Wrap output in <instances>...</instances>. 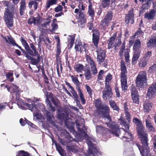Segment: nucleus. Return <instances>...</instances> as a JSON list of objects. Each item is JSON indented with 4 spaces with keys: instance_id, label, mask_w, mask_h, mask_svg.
<instances>
[{
    "instance_id": "45",
    "label": "nucleus",
    "mask_w": 156,
    "mask_h": 156,
    "mask_svg": "<svg viewBox=\"0 0 156 156\" xmlns=\"http://www.w3.org/2000/svg\"><path fill=\"white\" fill-rule=\"evenodd\" d=\"M132 98L134 103L137 104L139 103V99L138 95L132 96Z\"/></svg>"
},
{
    "instance_id": "63",
    "label": "nucleus",
    "mask_w": 156,
    "mask_h": 156,
    "mask_svg": "<svg viewBox=\"0 0 156 156\" xmlns=\"http://www.w3.org/2000/svg\"><path fill=\"white\" fill-rule=\"evenodd\" d=\"M72 79L73 82L75 84H78L79 81L76 78L74 77L73 76Z\"/></svg>"
},
{
    "instance_id": "38",
    "label": "nucleus",
    "mask_w": 156,
    "mask_h": 156,
    "mask_svg": "<svg viewBox=\"0 0 156 156\" xmlns=\"http://www.w3.org/2000/svg\"><path fill=\"white\" fill-rule=\"evenodd\" d=\"M60 45L61 44H58V45H57L56 56V59H57V60H58V58H60L59 57V56L60 55L61 53V48Z\"/></svg>"
},
{
    "instance_id": "20",
    "label": "nucleus",
    "mask_w": 156,
    "mask_h": 156,
    "mask_svg": "<svg viewBox=\"0 0 156 156\" xmlns=\"http://www.w3.org/2000/svg\"><path fill=\"white\" fill-rule=\"evenodd\" d=\"M153 104L149 101L144 102L143 105L144 111L146 112H149L152 108Z\"/></svg>"
},
{
    "instance_id": "6",
    "label": "nucleus",
    "mask_w": 156,
    "mask_h": 156,
    "mask_svg": "<svg viewBox=\"0 0 156 156\" xmlns=\"http://www.w3.org/2000/svg\"><path fill=\"white\" fill-rule=\"evenodd\" d=\"M133 122L136 124L139 137L142 143L146 144L148 142L147 134L144 131V127L141 121L136 118H134Z\"/></svg>"
},
{
    "instance_id": "5",
    "label": "nucleus",
    "mask_w": 156,
    "mask_h": 156,
    "mask_svg": "<svg viewBox=\"0 0 156 156\" xmlns=\"http://www.w3.org/2000/svg\"><path fill=\"white\" fill-rule=\"evenodd\" d=\"M101 101L99 99H96L95 101V105L98 111L100 114H102L104 116L105 120L110 122L111 118L109 115V109L108 107L106 105L101 104Z\"/></svg>"
},
{
    "instance_id": "15",
    "label": "nucleus",
    "mask_w": 156,
    "mask_h": 156,
    "mask_svg": "<svg viewBox=\"0 0 156 156\" xmlns=\"http://www.w3.org/2000/svg\"><path fill=\"white\" fill-rule=\"evenodd\" d=\"M112 14L111 12H108L107 13L104 19L101 21V25L104 28L108 26L109 22L112 20Z\"/></svg>"
},
{
    "instance_id": "25",
    "label": "nucleus",
    "mask_w": 156,
    "mask_h": 156,
    "mask_svg": "<svg viewBox=\"0 0 156 156\" xmlns=\"http://www.w3.org/2000/svg\"><path fill=\"white\" fill-rule=\"evenodd\" d=\"M146 124L147 128L150 132H153L154 131V129L149 119H147L146 120Z\"/></svg>"
},
{
    "instance_id": "1",
    "label": "nucleus",
    "mask_w": 156,
    "mask_h": 156,
    "mask_svg": "<svg viewBox=\"0 0 156 156\" xmlns=\"http://www.w3.org/2000/svg\"><path fill=\"white\" fill-rule=\"evenodd\" d=\"M119 121L120 122V124L124 126L126 129V130H125L123 128L122 129L123 135L121 133L119 135L120 130L118 126L115 123H113L112 124H111V126L110 125L108 126L111 128V131L114 136L116 137L120 136V138L124 141H129V140H131L132 138V135L128 130L129 128V124L128 123H126L124 119L121 117L119 119Z\"/></svg>"
},
{
    "instance_id": "32",
    "label": "nucleus",
    "mask_w": 156,
    "mask_h": 156,
    "mask_svg": "<svg viewBox=\"0 0 156 156\" xmlns=\"http://www.w3.org/2000/svg\"><path fill=\"white\" fill-rule=\"evenodd\" d=\"M28 5L30 8L33 5L34 9L36 10L37 8L38 3L33 0H31L29 2Z\"/></svg>"
},
{
    "instance_id": "44",
    "label": "nucleus",
    "mask_w": 156,
    "mask_h": 156,
    "mask_svg": "<svg viewBox=\"0 0 156 156\" xmlns=\"http://www.w3.org/2000/svg\"><path fill=\"white\" fill-rule=\"evenodd\" d=\"M131 91L132 96L138 95V92L134 86H132Z\"/></svg>"
},
{
    "instance_id": "27",
    "label": "nucleus",
    "mask_w": 156,
    "mask_h": 156,
    "mask_svg": "<svg viewBox=\"0 0 156 156\" xmlns=\"http://www.w3.org/2000/svg\"><path fill=\"white\" fill-rule=\"evenodd\" d=\"M156 12L154 10H153L149 13H146L145 14L144 17L148 19H152L154 16Z\"/></svg>"
},
{
    "instance_id": "31",
    "label": "nucleus",
    "mask_w": 156,
    "mask_h": 156,
    "mask_svg": "<svg viewBox=\"0 0 156 156\" xmlns=\"http://www.w3.org/2000/svg\"><path fill=\"white\" fill-rule=\"evenodd\" d=\"M69 116L68 113L64 112V113L59 114L58 115L57 118L58 119L61 120L63 119H67Z\"/></svg>"
},
{
    "instance_id": "2",
    "label": "nucleus",
    "mask_w": 156,
    "mask_h": 156,
    "mask_svg": "<svg viewBox=\"0 0 156 156\" xmlns=\"http://www.w3.org/2000/svg\"><path fill=\"white\" fill-rule=\"evenodd\" d=\"M27 100L31 104L27 103L26 109H28L32 112H34V113H33L34 118L41 122L43 125V121L44 118L39 112L41 111V110L43 111V109H44L43 105L41 103L39 105H35L34 103L39 101V100L37 98H28L27 99Z\"/></svg>"
},
{
    "instance_id": "23",
    "label": "nucleus",
    "mask_w": 156,
    "mask_h": 156,
    "mask_svg": "<svg viewBox=\"0 0 156 156\" xmlns=\"http://www.w3.org/2000/svg\"><path fill=\"white\" fill-rule=\"evenodd\" d=\"M125 46L124 44H123L122 45L121 49L120 52V54H122V53L124 51H125V60L126 62H128L129 60V50L128 49H125Z\"/></svg>"
},
{
    "instance_id": "42",
    "label": "nucleus",
    "mask_w": 156,
    "mask_h": 156,
    "mask_svg": "<svg viewBox=\"0 0 156 156\" xmlns=\"http://www.w3.org/2000/svg\"><path fill=\"white\" fill-rule=\"evenodd\" d=\"M13 73L12 72H8L6 74V78L7 80H9L10 82L12 81L13 78L12 77Z\"/></svg>"
},
{
    "instance_id": "39",
    "label": "nucleus",
    "mask_w": 156,
    "mask_h": 156,
    "mask_svg": "<svg viewBox=\"0 0 156 156\" xmlns=\"http://www.w3.org/2000/svg\"><path fill=\"white\" fill-rule=\"evenodd\" d=\"M70 88L71 89L72 91V93L74 97L75 98V100L77 101V102L78 101V95L77 94L76 92L75 91L74 89L73 88V87L70 85L69 86Z\"/></svg>"
},
{
    "instance_id": "56",
    "label": "nucleus",
    "mask_w": 156,
    "mask_h": 156,
    "mask_svg": "<svg viewBox=\"0 0 156 156\" xmlns=\"http://www.w3.org/2000/svg\"><path fill=\"white\" fill-rule=\"evenodd\" d=\"M86 88L87 90V91L89 94L90 96H91V95L92 94V90L90 87L87 85H86Z\"/></svg>"
},
{
    "instance_id": "30",
    "label": "nucleus",
    "mask_w": 156,
    "mask_h": 156,
    "mask_svg": "<svg viewBox=\"0 0 156 156\" xmlns=\"http://www.w3.org/2000/svg\"><path fill=\"white\" fill-rule=\"evenodd\" d=\"M77 90L81 101L83 104L85 103L86 101L81 90L79 87H77Z\"/></svg>"
},
{
    "instance_id": "4",
    "label": "nucleus",
    "mask_w": 156,
    "mask_h": 156,
    "mask_svg": "<svg viewBox=\"0 0 156 156\" xmlns=\"http://www.w3.org/2000/svg\"><path fill=\"white\" fill-rule=\"evenodd\" d=\"M75 49L76 51L81 52L84 50L86 53L85 56L86 61L88 63L87 65L88 66V67L91 68H96L94 61L91 59L90 57L88 54L87 52L88 46L87 44L84 43L83 44L81 42L79 41H76Z\"/></svg>"
},
{
    "instance_id": "14",
    "label": "nucleus",
    "mask_w": 156,
    "mask_h": 156,
    "mask_svg": "<svg viewBox=\"0 0 156 156\" xmlns=\"http://www.w3.org/2000/svg\"><path fill=\"white\" fill-rule=\"evenodd\" d=\"M105 123L108 126L109 125H110V126H111V124H112L113 122H112L111 120L110 122H108V121L105 120ZM96 131L97 133H102L103 134H105V133L107 132H111V128H110V131H109L108 129L104 127H101L100 126H97L96 127Z\"/></svg>"
},
{
    "instance_id": "62",
    "label": "nucleus",
    "mask_w": 156,
    "mask_h": 156,
    "mask_svg": "<svg viewBox=\"0 0 156 156\" xmlns=\"http://www.w3.org/2000/svg\"><path fill=\"white\" fill-rule=\"evenodd\" d=\"M79 9L82 10H84L86 8V6L84 5L82 3L80 4L78 6Z\"/></svg>"
},
{
    "instance_id": "37",
    "label": "nucleus",
    "mask_w": 156,
    "mask_h": 156,
    "mask_svg": "<svg viewBox=\"0 0 156 156\" xmlns=\"http://www.w3.org/2000/svg\"><path fill=\"white\" fill-rule=\"evenodd\" d=\"M109 103L111 107L113 108L114 110L117 111L119 110V108L118 107L116 103L114 101H109Z\"/></svg>"
},
{
    "instance_id": "41",
    "label": "nucleus",
    "mask_w": 156,
    "mask_h": 156,
    "mask_svg": "<svg viewBox=\"0 0 156 156\" xmlns=\"http://www.w3.org/2000/svg\"><path fill=\"white\" fill-rule=\"evenodd\" d=\"M69 37L68 38V41L70 43V47H72L73 45L75 37L71 36H69Z\"/></svg>"
},
{
    "instance_id": "17",
    "label": "nucleus",
    "mask_w": 156,
    "mask_h": 156,
    "mask_svg": "<svg viewBox=\"0 0 156 156\" xmlns=\"http://www.w3.org/2000/svg\"><path fill=\"white\" fill-rule=\"evenodd\" d=\"M112 95L111 89L110 87H105V90L103 92V98L105 100L111 98Z\"/></svg>"
},
{
    "instance_id": "22",
    "label": "nucleus",
    "mask_w": 156,
    "mask_h": 156,
    "mask_svg": "<svg viewBox=\"0 0 156 156\" xmlns=\"http://www.w3.org/2000/svg\"><path fill=\"white\" fill-rule=\"evenodd\" d=\"M45 114L47 116V119L48 122L54 126H55V122L54 121V118L53 115L51 114L48 111H45Z\"/></svg>"
},
{
    "instance_id": "48",
    "label": "nucleus",
    "mask_w": 156,
    "mask_h": 156,
    "mask_svg": "<svg viewBox=\"0 0 156 156\" xmlns=\"http://www.w3.org/2000/svg\"><path fill=\"white\" fill-rule=\"evenodd\" d=\"M21 41L22 44L24 46L25 49L27 48H28V47L29 46L28 44L27 43V41L23 38H21Z\"/></svg>"
},
{
    "instance_id": "64",
    "label": "nucleus",
    "mask_w": 156,
    "mask_h": 156,
    "mask_svg": "<svg viewBox=\"0 0 156 156\" xmlns=\"http://www.w3.org/2000/svg\"><path fill=\"white\" fill-rule=\"evenodd\" d=\"M104 71L103 70H101L99 72L98 76V78L99 80H101V76L104 73Z\"/></svg>"
},
{
    "instance_id": "3",
    "label": "nucleus",
    "mask_w": 156,
    "mask_h": 156,
    "mask_svg": "<svg viewBox=\"0 0 156 156\" xmlns=\"http://www.w3.org/2000/svg\"><path fill=\"white\" fill-rule=\"evenodd\" d=\"M6 87L9 92L11 93H13V96H16L15 99L17 101V105L19 107L22 109L26 110L27 103L23 102L22 100L20 98V93L22 91L20 90L18 87L16 85L12 83L6 86Z\"/></svg>"
},
{
    "instance_id": "40",
    "label": "nucleus",
    "mask_w": 156,
    "mask_h": 156,
    "mask_svg": "<svg viewBox=\"0 0 156 156\" xmlns=\"http://www.w3.org/2000/svg\"><path fill=\"white\" fill-rule=\"evenodd\" d=\"M88 12L91 16H93L94 15V12L92 8V5L91 3H90L89 5Z\"/></svg>"
},
{
    "instance_id": "11",
    "label": "nucleus",
    "mask_w": 156,
    "mask_h": 156,
    "mask_svg": "<svg viewBox=\"0 0 156 156\" xmlns=\"http://www.w3.org/2000/svg\"><path fill=\"white\" fill-rule=\"evenodd\" d=\"M126 69H121V83L122 90L125 92L127 89L128 86L127 81Z\"/></svg>"
},
{
    "instance_id": "49",
    "label": "nucleus",
    "mask_w": 156,
    "mask_h": 156,
    "mask_svg": "<svg viewBox=\"0 0 156 156\" xmlns=\"http://www.w3.org/2000/svg\"><path fill=\"white\" fill-rule=\"evenodd\" d=\"M147 64L146 62L144 60H141L140 61L139 65L140 67H144Z\"/></svg>"
},
{
    "instance_id": "47",
    "label": "nucleus",
    "mask_w": 156,
    "mask_h": 156,
    "mask_svg": "<svg viewBox=\"0 0 156 156\" xmlns=\"http://www.w3.org/2000/svg\"><path fill=\"white\" fill-rule=\"evenodd\" d=\"M25 49L29 54L33 56H35L37 54H35L34 52H33V51L30 49L29 47H28V48H27Z\"/></svg>"
},
{
    "instance_id": "34",
    "label": "nucleus",
    "mask_w": 156,
    "mask_h": 156,
    "mask_svg": "<svg viewBox=\"0 0 156 156\" xmlns=\"http://www.w3.org/2000/svg\"><path fill=\"white\" fill-rule=\"evenodd\" d=\"M112 79V76L110 74H108L106 76L105 79V87H110L109 85Z\"/></svg>"
},
{
    "instance_id": "57",
    "label": "nucleus",
    "mask_w": 156,
    "mask_h": 156,
    "mask_svg": "<svg viewBox=\"0 0 156 156\" xmlns=\"http://www.w3.org/2000/svg\"><path fill=\"white\" fill-rule=\"evenodd\" d=\"M125 112L126 119H127L128 122H129L130 121V116L129 113L127 111H126Z\"/></svg>"
},
{
    "instance_id": "9",
    "label": "nucleus",
    "mask_w": 156,
    "mask_h": 156,
    "mask_svg": "<svg viewBox=\"0 0 156 156\" xmlns=\"http://www.w3.org/2000/svg\"><path fill=\"white\" fill-rule=\"evenodd\" d=\"M35 24L39 27H47L49 25L51 20L48 19H44L43 17V14L41 13L38 14L37 17L35 18Z\"/></svg>"
},
{
    "instance_id": "59",
    "label": "nucleus",
    "mask_w": 156,
    "mask_h": 156,
    "mask_svg": "<svg viewBox=\"0 0 156 156\" xmlns=\"http://www.w3.org/2000/svg\"><path fill=\"white\" fill-rule=\"evenodd\" d=\"M62 9L63 7L61 5H59L55 8V11L56 12H58L61 11L62 10Z\"/></svg>"
},
{
    "instance_id": "10",
    "label": "nucleus",
    "mask_w": 156,
    "mask_h": 156,
    "mask_svg": "<svg viewBox=\"0 0 156 156\" xmlns=\"http://www.w3.org/2000/svg\"><path fill=\"white\" fill-rule=\"evenodd\" d=\"M116 33L114 34L113 36L109 39L108 43V48L110 49L113 47H116L120 45L121 43V39L119 38H116ZM120 36H119V38Z\"/></svg>"
},
{
    "instance_id": "53",
    "label": "nucleus",
    "mask_w": 156,
    "mask_h": 156,
    "mask_svg": "<svg viewBox=\"0 0 156 156\" xmlns=\"http://www.w3.org/2000/svg\"><path fill=\"white\" fill-rule=\"evenodd\" d=\"M8 38L9 41L14 46L16 45L18 46V45L16 44L15 42V41L11 37H8Z\"/></svg>"
},
{
    "instance_id": "55",
    "label": "nucleus",
    "mask_w": 156,
    "mask_h": 156,
    "mask_svg": "<svg viewBox=\"0 0 156 156\" xmlns=\"http://www.w3.org/2000/svg\"><path fill=\"white\" fill-rule=\"evenodd\" d=\"M30 46L32 49L34 51L35 54L37 53V51H36V48L32 43L30 44Z\"/></svg>"
},
{
    "instance_id": "54",
    "label": "nucleus",
    "mask_w": 156,
    "mask_h": 156,
    "mask_svg": "<svg viewBox=\"0 0 156 156\" xmlns=\"http://www.w3.org/2000/svg\"><path fill=\"white\" fill-rule=\"evenodd\" d=\"M35 18L31 17L28 19V23L29 24H31L33 23H34L35 24Z\"/></svg>"
},
{
    "instance_id": "50",
    "label": "nucleus",
    "mask_w": 156,
    "mask_h": 156,
    "mask_svg": "<svg viewBox=\"0 0 156 156\" xmlns=\"http://www.w3.org/2000/svg\"><path fill=\"white\" fill-rule=\"evenodd\" d=\"M144 33L140 28L138 29L136 33L135 36H137L138 37L140 36L143 35Z\"/></svg>"
},
{
    "instance_id": "24",
    "label": "nucleus",
    "mask_w": 156,
    "mask_h": 156,
    "mask_svg": "<svg viewBox=\"0 0 156 156\" xmlns=\"http://www.w3.org/2000/svg\"><path fill=\"white\" fill-rule=\"evenodd\" d=\"M79 21L81 24L85 23L86 22L85 14L81 11L79 13Z\"/></svg>"
},
{
    "instance_id": "16",
    "label": "nucleus",
    "mask_w": 156,
    "mask_h": 156,
    "mask_svg": "<svg viewBox=\"0 0 156 156\" xmlns=\"http://www.w3.org/2000/svg\"><path fill=\"white\" fill-rule=\"evenodd\" d=\"M156 95V83L153 84L148 88L147 96L149 98H152Z\"/></svg>"
},
{
    "instance_id": "58",
    "label": "nucleus",
    "mask_w": 156,
    "mask_h": 156,
    "mask_svg": "<svg viewBox=\"0 0 156 156\" xmlns=\"http://www.w3.org/2000/svg\"><path fill=\"white\" fill-rule=\"evenodd\" d=\"M151 55V51H149L146 53L144 56V58H150Z\"/></svg>"
},
{
    "instance_id": "28",
    "label": "nucleus",
    "mask_w": 156,
    "mask_h": 156,
    "mask_svg": "<svg viewBox=\"0 0 156 156\" xmlns=\"http://www.w3.org/2000/svg\"><path fill=\"white\" fill-rule=\"evenodd\" d=\"M12 102H10L8 103H3L0 104V110L4 109L5 108V107L7 106L10 109H12V106H11V105H12Z\"/></svg>"
},
{
    "instance_id": "29",
    "label": "nucleus",
    "mask_w": 156,
    "mask_h": 156,
    "mask_svg": "<svg viewBox=\"0 0 156 156\" xmlns=\"http://www.w3.org/2000/svg\"><path fill=\"white\" fill-rule=\"evenodd\" d=\"M20 4V12L21 15L23 14L24 11L26 8L25 0H21Z\"/></svg>"
},
{
    "instance_id": "52",
    "label": "nucleus",
    "mask_w": 156,
    "mask_h": 156,
    "mask_svg": "<svg viewBox=\"0 0 156 156\" xmlns=\"http://www.w3.org/2000/svg\"><path fill=\"white\" fill-rule=\"evenodd\" d=\"M19 156H30L27 153L23 151H20L18 154Z\"/></svg>"
},
{
    "instance_id": "18",
    "label": "nucleus",
    "mask_w": 156,
    "mask_h": 156,
    "mask_svg": "<svg viewBox=\"0 0 156 156\" xmlns=\"http://www.w3.org/2000/svg\"><path fill=\"white\" fill-rule=\"evenodd\" d=\"M98 55L97 60L99 62H103L105 59V53L104 50L101 48H98L97 51Z\"/></svg>"
},
{
    "instance_id": "13",
    "label": "nucleus",
    "mask_w": 156,
    "mask_h": 156,
    "mask_svg": "<svg viewBox=\"0 0 156 156\" xmlns=\"http://www.w3.org/2000/svg\"><path fill=\"white\" fill-rule=\"evenodd\" d=\"M142 144V146H140L139 144H137L141 156H150L148 143H146V145L144 144Z\"/></svg>"
},
{
    "instance_id": "51",
    "label": "nucleus",
    "mask_w": 156,
    "mask_h": 156,
    "mask_svg": "<svg viewBox=\"0 0 156 156\" xmlns=\"http://www.w3.org/2000/svg\"><path fill=\"white\" fill-rule=\"evenodd\" d=\"M57 0H50L47 4V7L49 8L51 5L55 4L57 3Z\"/></svg>"
},
{
    "instance_id": "35",
    "label": "nucleus",
    "mask_w": 156,
    "mask_h": 156,
    "mask_svg": "<svg viewBox=\"0 0 156 156\" xmlns=\"http://www.w3.org/2000/svg\"><path fill=\"white\" fill-rule=\"evenodd\" d=\"M110 3V0H103L101 5L104 8H108L109 7Z\"/></svg>"
},
{
    "instance_id": "8",
    "label": "nucleus",
    "mask_w": 156,
    "mask_h": 156,
    "mask_svg": "<svg viewBox=\"0 0 156 156\" xmlns=\"http://www.w3.org/2000/svg\"><path fill=\"white\" fill-rule=\"evenodd\" d=\"M147 75L145 72H140L136 79V84L139 88H142L147 84Z\"/></svg>"
},
{
    "instance_id": "33",
    "label": "nucleus",
    "mask_w": 156,
    "mask_h": 156,
    "mask_svg": "<svg viewBox=\"0 0 156 156\" xmlns=\"http://www.w3.org/2000/svg\"><path fill=\"white\" fill-rule=\"evenodd\" d=\"M147 46H156V38L150 39L147 43Z\"/></svg>"
},
{
    "instance_id": "43",
    "label": "nucleus",
    "mask_w": 156,
    "mask_h": 156,
    "mask_svg": "<svg viewBox=\"0 0 156 156\" xmlns=\"http://www.w3.org/2000/svg\"><path fill=\"white\" fill-rule=\"evenodd\" d=\"M68 150L69 151H71L73 152H76L78 151V150L77 148L74 146H70L67 145L66 146Z\"/></svg>"
},
{
    "instance_id": "36",
    "label": "nucleus",
    "mask_w": 156,
    "mask_h": 156,
    "mask_svg": "<svg viewBox=\"0 0 156 156\" xmlns=\"http://www.w3.org/2000/svg\"><path fill=\"white\" fill-rule=\"evenodd\" d=\"M140 53H134L132 58V63L133 64H135L136 62L140 56Z\"/></svg>"
},
{
    "instance_id": "21",
    "label": "nucleus",
    "mask_w": 156,
    "mask_h": 156,
    "mask_svg": "<svg viewBox=\"0 0 156 156\" xmlns=\"http://www.w3.org/2000/svg\"><path fill=\"white\" fill-rule=\"evenodd\" d=\"M93 41L94 45L97 46L99 39V33L97 31L93 30Z\"/></svg>"
},
{
    "instance_id": "12",
    "label": "nucleus",
    "mask_w": 156,
    "mask_h": 156,
    "mask_svg": "<svg viewBox=\"0 0 156 156\" xmlns=\"http://www.w3.org/2000/svg\"><path fill=\"white\" fill-rule=\"evenodd\" d=\"M46 102L47 105L50 108L52 112H54L55 110V108L51 105V104L50 102L51 101L54 104L55 106H57L58 105V102L55 101L53 95L52 94L49 93H47L46 94Z\"/></svg>"
},
{
    "instance_id": "46",
    "label": "nucleus",
    "mask_w": 156,
    "mask_h": 156,
    "mask_svg": "<svg viewBox=\"0 0 156 156\" xmlns=\"http://www.w3.org/2000/svg\"><path fill=\"white\" fill-rule=\"evenodd\" d=\"M56 63L55 65V67L56 68H62V67L61 63L60 58H58V60L56 59Z\"/></svg>"
},
{
    "instance_id": "19",
    "label": "nucleus",
    "mask_w": 156,
    "mask_h": 156,
    "mask_svg": "<svg viewBox=\"0 0 156 156\" xmlns=\"http://www.w3.org/2000/svg\"><path fill=\"white\" fill-rule=\"evenodd\" d=\"M125 22L127 24H132L134 23V15L132 11L129 12L126 15L125 17Z\"/></svg>"
},
{
    "instance_id": "61",
    "label": "nucleus",
    "mask_w": 156,
    "mask_h": 156,
    "mask_svg": "<svg viewBox=\"0 0 156 156\" xmlns=\"http://www.w3.org/2000/svg\"><path fill=\"white\" fill-rule=\"evenodd\" d=\"M134 37H133L132 38H131L129 40V47H131L132 46L133 43L134 42Z\"/></svg>"
},
{
    "instance_id": "60",
    "label": "nucleus",
    "mask_w": 156,
    "mask_h": 156,
    "mask_svg": "<svg viewBox=\"0 0 156 156\" xmlns=\"http://www.w3.org/2000/svg\"><path fill=\"white\" fill-rule=\"evenodd\" d=\"M51 27H52V30H54L58 28V25L55 23H53L51 24Z\"/></svg>"
},
{
    "instance_id": "7",
    "label": "nucleus",
    "mask_w": 156,
    "mask_h": 156,
    "mask_svg": "<svg viewBox=\"0 0 156 156\" xmlns=\"http://www.w3.org/2000/svg\"><path fill=\"white\" fill-rule=\"evenodd\" d=\"M14 7H8L4 13V19L7 26L11 27L13 26V18L14 13Z\"/></svg>"
},
{
    "instance_id": "26",
    "label": "nucleus",
    "mask_w": 156,
    "mask_h": 156,
    "mask_svg": "<svg viewBox=\"0 0 156 156\" xmlns=\"http://www.w3.org/2000/svg\"><path fill=\"white\" fill-rule=\"evenodd\" d=\"M141 43L140 40L139 39L136 40L133 46L134 51H138L141 48Z\"/></svg>"
}]
</instances>
